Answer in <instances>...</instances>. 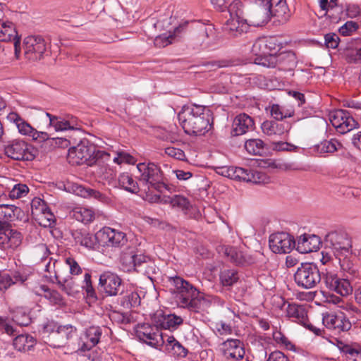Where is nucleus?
<instances>
[{"label":"nucleus","mask_w":361,"mask_h":361,"mask_svg":"<svg viewBox=\"0 0 361 361\" xmlns=\"http://www.w3.org/2000/svg\"><path fill=\"white\" fill-rule=\"evenodd\" d=\"M92 276L90 273H85L82 281V288L86 291L87 295L90 298H96V293L92 283Z\"/></svg>","instance_id":"55"},{"label":"nucleus","mask_w":361,"mask_h":361,"mask_svg":"<svg viewBox=\"0 0 361 361\" xmlns=\"http://www.w3.org/2000/svg\"><path fill=\"white\" fill-rule=\"evenodd\" d=\"M323 324L329 329L334 331L336 334L347 331L351 328V323L344 315L326 313L323 314Z\"/></svg>","instance_id":"19"},{"label":"nucleus","mask_w":361,"mask_h":361,"mask_svg":"<svg viewBox=\"0 0 361 361\" xmlns=\"http://www.w3.org/2000/svg\"><path fill=\"white\" fill-rule=\"evenodd\" d=\"M21 243V234L0 224V247L3 250L14 249Z\"/></svg>","instance_id":"20"},{"label":"nucleus","mask_w":361,"mask_h":361,"mask_svg":"<svg viewBox=\"0 0 361 361\" xmlns=\"http://www.w3.org/2000/svg\"><path fill=\"white\" fill-rule=\"evenodd\" d=\"M345 11L348 18H355L358 17L361 18V4H349L346 6Z\"/></svg>","instance_id":"60"},{"label":"nucleus","mask_w":361,"mask_h":361,"mask_svg":"<svg viewBox=\"0 0 361 361\" xmlns=\"http://www.w3.org/2000/svg\"><path fill=\"white\" fill-rule=\"evenodd\" d=\"M325 244L335 257L350 256L352 254L351 239L345 231H335L329 233L325 237Z\"/></svg>","instance_id":"5"},{"label":"nucleus","mask_w":361,"mask_h":361,"mask_svg":"<svg viewBox=\"0 0 361 361\" xmlns=\"http://www.w3.org/2000/svg\"><path fill=\"white\" fill-rule=\"evenodd\" d=\"M220 351L227 360L239 361L245 354L243 341L238 338H228L220 345Z\"/></svg>","instance_id":"14"},{"label":"nucleus","mask_w":361,"mask_h":361,"mask_svg":"<svg viewBox=\"0 0 361 361\" xmlns=\"http://www.w3.org/2000/svg\"><path fill=\"white\" fill-rule=\"evenodd\" d=\"M114 162L118 164H121L122 163L134 164L135 163V159L127 152H119L117 154V157L114 158Z\"/></svg>","instance_id":"58"},{"label":"nucleus","mask_w":361,"mask_h":361,"mask_svg":"<svg viewBox=\"0 0 361 361\" xmlns=\"http://www.w3.org/2000/svg\"><path fill=\"white\" fill-rule=\"evenodd\" d=\"M322 283L327 289L341 296H348L353 293V286L348 279L338 277L336 273L328 269L322 270Z\"/></svg>","instance_id":"10"},{"label":"nucleus","mask_w":361,"mask_h":361,"mask_svg":"<svg viewBox=\"0 0 361 361\" xmlns=\"http://www.w3.org/2000/svg\"><path fill=\"white\" fill-rule=\"evenodd\" d=\"M100 235L102 241L107 247H121L127 243V238L124 233L109 227L104 228L100 231Z\"/></svg>","instance_id":"21"},{"label":"nucleus","mask_w":361,"mask_h":361,"mask_svg":"<svg viewBox=\"0 0 361 361\" xmlns=\"http://www.w3.org/2000/svg\"><path fill=\"white\" fill-rule=\"evenodd\" d=\"M209 305L210 301L206 299L199 292V295H195V297L191 299V302H190L188 305H187L185 307H188L195 312H199L201 310H204L206 308L209 307Z\"/></svg>","instance_id":"44"},{"label":"nucleus","mask_w":361,"mask_h":361,"mask_svg":"<svg viewBox=\"0 0 361 361\" xmlns=\"http://www.w3.org/2000/svg\"><path fill=\"white\" fill-rule=\"evenodd\" d=\"M339 37L334 32L328 33L324 35V44L327 48L336 49L339 44Z\"/></svg>","instance_id":"61"},{"label":"nucleus","mask_w":361,"mask_h":361,"mask_svg":"<svg viewBox=\"0 0 361 361\" xmlns=\"http://www.w3.org/2000/svg\"><path fill=\"white\" fill-rule=\"evenodd\" d=\"M278 63L281 68L285 70H293L297 64V58L293 51H286L277 54Z\"/></svg>","instance_id":"39"},{"label":"nucleus","mask_w":361,"mask_h":361,"mask_svg":"<svg viewBox=\"0 0 361 361\" xmlns=\"http://www.w3.org/2000/svg\"><path fill=\"white\" fill-rule=\"evenodd\" d=\"M222 250L224 255L231 262L236 264H243L246 262L245 255L237 247L226 246L222 247Z\"/></svg>","instance_id":"41"},{"label":"nucleus","mask_w":361,"mask_h":361,"mask_svg":"<svg viewBox=\"0 0 361 361\" xmlns=\"http://www.w3.org/2000/svg\"><path fill=\"white\" fill-rule=\"evenodd\" d=\"M35 344L34 338L28 334H21L13 339V345L18 351H28Z\"/></svg>","instance_id":"38"},{"label":"nucleus","mask_w":361,"mask_h":361,"mask_svg":"<svg viewBox=\"0 0 361 361\" xmlns=\"http://www.w3.org/2000/svg\"><path fill=\"white\" fill-rule=\"evenodd\" d=\"M74 238L77 243H79L81 245L87 247L92 248L94 245V237L87 232H77Z\"/></svg>","instance_id":"51"},{"label":"nucleus","mask_w":361,"mask_h":361,"mask_svg":"<svg viewBox=\"0 0 361 361\" xmlns=\"http://www.w3.org/2000/svg\"><path fill=\"white\" fill-rule=\"evenodd\" d=\"M37 293L44 297L53 305L61 307L66 305L65 299L57 290L50 289L45 285L40 286Z\"/></svg>","instance_id":"29"},{"label":"nucleus","mask_w":361,"mask_h":361,"mask_svg":"<svg viewBox=\"0 0 361 361\" xmlns=\"http://www.w3.org/2000/svg\"><path fill=\"white\" fill-rule=\"evenodd\" d=\"M271 147L275 151H288L293 152L297 149L298 147L295 145L287 142H274L271 144Z\"/></svg>","instance_id":"59"},{"label":"nucleus","mask_w":361,"mask_h":361,"mask_svg":"<svg viewBox=\"0 0 361 361\" xmlns=\"http://www.w3.org/2000/svg\"><path fill=\"white\" fill-rule=\"evenodd\" d=\"M178 120L189 135H203L212 127V115L209 109L202 106L188 108L178 114Z\"/></svg>","instance_id":"1"},{"label":"nucleus","mask_w":361,"mask_h":361,"mask_svg":"<svg viewBox=\"0 0 361 361\" xmlns=\"http://www.w3.org/2000/svg\"><path fill=\"white\" fill-rule=\"evenodd\" d=\"M245 149L252 155H262L264 152V143L260 139H250L245 142Z\"/></svg>","instance_id":"43"},{"label":"nucleus","mask_w":361,"mask_h":361,"mask_svg":"<svg viewBox=\"0 0 361 361\" xmlns=\"http://www.w3.org/2000/svg\"><path fill=\"white\" fill-rule=\"evenodd\" d=\"M29 192L28 187L25 184L15 185L9 192V197L11 200L19 199L25 197Z\"/></svg>","instance_id":"53"},{"label":"nucleus","mask_w":361,"mask_h":361,"mask_svg":"<svg viewBox=\"0 0 361 361\" xmlns=\"http://www.w3.org/2000/svg\"><path fill=\"white\" fill-rule=\"evenodd\" d=\"M294 280L299 287L312 288L322 281V272L313 263H302L294 274Z\"/></svg>","instance_id":"6"},{"label":"nucleus","mask_w":361,"mask_h":361,"mask_svg":"<svg viewBox=\"0 0 361 361\" xmlns=\"http://www.w3.org/2000/svg\"><path fill=\"white\" fill-rule=\"evenodd\" d=\"M263 41V37L259 38L252 44L251 52L256 57H259L267 54V48L265 47L264 42Z\"/></svg>","instance_id":"57"},{"label":"nucleus","mask_w":361,"mask_h":361,"mask_svg":"<svg viewBox=\"0 0 361 361\" xmlns=\"http://www.w3.org/2000/svg\"><path fill=\"white\" fill-rule=\"evenodd\" d=\"M188 22H185L183 24L180 25L174 29L173 33L169 32V33H164L158 35L155 37L154 43L157 47H165L173 42V40L176 35L182 32L187 27Z\"/></svg>","instance_id":"33"},{"label":"nucleus","mask_w":361,"mask_h":361,"mask_svg":"<svg viewBox=\"0 0 361 361\" xmlns=\"http://www.w3.org/2000/svg\"><path fill=\"white\" fill-rule=\"evenodd\" d=\"M167 314L162 310H158L152 314V322L157 329H165Z\"/></svg>","instance_id":"52"},{"label":"nucleus","mask_w":361,"mask_h":361,"mask_svg":"<svg viewBox=\"0 0 361 361\" xmlns=\"http://www.w3.org/2000/svg\"><path fill=\"white\" fill-rule=\"evenodd\" d=\"M267 54H277V52L283 47V42L275 36L263 37Z\"/></svg>","instance_id":"45"},{"label":"nucleus","mask_w":361,"mask_h":361,"mask_svg":"<svg viewBox=\"0 0 361 361\" xmlns=\"http://www.w3.org/2000/svg\"><path fill=\"white\" fill-rule=\"evenodd\" d=\"M119 185L128 192L137 193L139 186L137 183L128 173H123L118 176Z\"/></svg>","instance_id":"40"},{"label":"nucleus","mask_w":361,"mask_h":361,"mask_svg":"<svg viewBox=\"0 0 361 361\" xmlns=\"http://www.w3.org/2000/svg\"><path fill=\"white\" fill-rule=\"evenodd\" d=\"M72 190L76 195L83 198L93 199L102 202H106V196L97 190L79 184H73L72 185Z\"/></svg>","instance_id":"30"},{"label":"nucleus","mask_w":361,"mask_h":361,"mask_svg":"<svg viewBox=\"0 0 361 361\" xmlns=\"http://www.w3.org/2000/svg\"><path fill=\"white\" fill-rule=\"evenodd\" d=\"M255 122L248 114L243 113L237 115L232 123L231 135L239 136L245 134L249 130H253Z\"/></svg>","instance_id":"23"},{"label":"nucleus","mask_w":361,"mask_h":361,"mask_svg":"<svg viewBox=\"0 0 361 361\" xmlns=\"http://www.w3.org/2000/svg\"><path fill=\"white\" fill-rule=\"evenodd\" d=\"M345 58L350 63H361V39H354L348 44Z\"/></svg>","instance_id":"31"},{"label":"nucleus","mask_w":361,"mask_h":361,"mask_svg":"<svg viewBox=\"0 0 361 361\" xmlns=\"http://www.w3.org/2000/svg\"><path fill=\"white\" fill-rule=\"evenodd\" d=\"M329 120L332 126L341 134L350 131L357 125L350 113L345 109H337L331 112Z\"/></svg>","instance_id":"12"},{"label":"nucleus","mask_w":361,"mask_h":361,"mask_svg":"<svg viewBox=\"0 0 361 361\" xmlns=\"http://www.w3.org/2000/svg\"><path fill=\"white\" fill-rule=\"evenodd\" d=\"M140 304V297L136 292H131L125 295L121 301V305L126 309L137 307Z\"/></svg>","instance_id":"50"},{"label":"nucleus","mask_w":361,"mask_h":361,"mask_svg":"<svg viewBox=\"0 0 361 361\" xmlns=\"http://www.w3.org/2000/svg\"><path fill=\"white\" fill-rule=\"evenodd\" d=\"M137 169L140 173L139 177L140 181L148 184L149 187L160 192L170 190L171 187L167 183L168 180L164 177L158 165L152 162L139 163Z\"/></svg>","instance_id":"3"},{"label":"nucleus","mask_w":361,"mask_h":361,"mask_svg":"<svg viewBox=\"0 0 361 361\" xmlns=\"http://www.w3.org/2000/svg\"><path fill=\"white\" fill-rule=\"evenodd\" d=\"M292 128L290 123L288 121L279 122L276 120H267L261 125V128L267 135H281L288 133Z\"/></svg>","instance_id":"25"},{"label":"nucleus","mask_w":361,"mask_h":361,"mask_svg":"<svg viewBox=\"0 0 361 361\" xmlns=\"http://www.w3.org/2000/svg\"><path fill=\"white\" fill-rule=\"evenodd\" d=\"M137 334L140 340L149 345H155L159 342L160 332L154 325L143 324L138 326Z\"/></svg>","instance_id":"28"},{"label":"nucleus","mask_w":361,"mask_h":361,"mask_svg":"<svg viewBox=\"0 0 361 361\" xmlns=\"http://www.w3.org/2000/svg\"><path fill=\"white\" fill-rule=\"evenodd\" d=\"M170 280L176 290V298L181 307H185L188 305L191 299L195 295H199L197 288L183 278L176 276L171 278Z\"/></svg>","instance_id":"11"},{"label":"nucleus","mask_w":361,"mask_h":361,"mask_svg":"<svg viewBox=\"0 0 361 361\" xmlns=\"http://www.w3.org/2000/svg\"><path fill=\"white\" fill-rule=\"evenodd\" d=\"M245 182L255 184H267L269 183V177L264 173L256 170L248 169L247 176Z\"/></svg>","instance_id":"47"},{"label":"nucleus","mask_w":361,"mask_h":361,"mask_svg":"<svg viewBox=\"0 0 361 361\" xmlns=\"http://www.w3.org/2000/svg\"><path fill=\"white\" fill-rule=\"evenodd\" d=\"M255 63L267 68H274L278 64L277 54H267L254 60Z\"/></svg>","instance_id":"49"},{"label":"nucleus","mask_w":361,"mask_h":361,"mask_svg":"<svg viewBox=\"0 0 361 361\" xmlns=\"http://www.w3.org/2000/svg\"><path fill=\"white\" fill-rule=\"evenodd\" d=\"M183 322V319L174 314H168L166 317L165 329H176Z\"/></svg>","instance_id":"56"},{"label":"nucleus","mask_w":361,"mask_h":361,"mask_svg":"<svg viewBox=\"0 0 361 361\" xmlns=\"http://www.w3.org/2000/svg\"><path fill=\"white\" fill-rule=\"evenodd\" d=\"M56 324L50 323L44 326L46 332H50L48 336V344L53 348H61L66 345L68 342L76 336V328L72 325L67 324L58 326L56 329Z\"/></svg>","instance_id":"8"},{"label":"nucleus","mask_w":361,"mask_h":361,"mask_svg":"<svg viewBox=\"0 0 361 361\" xmlns=\"http://www.w3.org/2000/svg\"><path fill=\"white\" fill-rule=\"evenodd\" d=\"M358 29V25L354 21H347L343 26L339 29V32L343 36L350 35V33Z\"/></svg>","instance_id":"62"},{"label":"nucleus","mask_w":361,"mask_h":361,"mask_svg":"<svg viewBox=\"0 0 361 361\" xmlns=\"http://www.w3.org/2000/svg\"><path fill=\"white\" fill-rule=\"evenodd\" d=\"M56 261L52 262L51 258L49 259V262L45 265V271L51 273L52 268L54 272V276L56 278L57 284L59 288L63 290L67 295L73 296L79 292L78 286L71 277H63L61 273L56 270Z\"/></svg>","instance_id":"16"},{"label":"nucleus","mask_w":361,"mask_h":361,"mask_svg":"<svg viewBox=\"0 0 361 361\" xmlns=\"http://www.w3.org/2000/svg\"><path fill=\"white\" fill-rule=\"evenodd\" d=\"M320 238L316 235L304 234L300 235L297 242V250L300 253H309L319 249Z\"/></svg>","instance_id":"27"},{"label":"nucleus","mask_w":361,"mask_h":361,"mask_svg":"<svg viewBox=\"0 0 361 361\" xmlns=\"http://www.w3.org/2000/svg\"><path fill=\"white\" fill-rule=\"evenodd\" d=\"M14 25L11 22H3L0 23V41L8 42L12 39H14L15 55L17 59L19 58L20 53V40L16 35Z\"/></svg>","instance_id":"26"},{"label":"nucleus","mask_w":361,"mask_h":361,"mask_svg":"<svg viewBox=\"0 0 361 361\" xmlns=\"http://www.w3.org/2000/svg\"><path fill=\"white\" fill-rule=\"evenodd\" d=\"M4 149L5 154L13 160L32 161L36 156V149L23 140L5 142Z\"/></svg>","instance_id":"7"},{"label":"nucleus","mask_w":361,"mask_h":361,"mask_svg":"<svg viewBox=\"0 0 361 361\" xmlns=\"http://www.w3.org/2000/svg\"><path fill=\"white\" fill-rule=\"evenodd\" d=\"M165 153L169 157H173L178 160L183 161L185 159V152L179 148L168 147L165 149Z\"/></svg>","instance_id":"64"},{"label":"nucleus","mask_w":361,"mask_h":361,"mask_svg":"<svg viewBox=\"0 0 361 361\" xmlns=\"http://www.w3.org/2000/svg\"><path fill=\"white\" fill-rule=\"evenodd\" d=\"M32 214L41 226L50 227L55 221V216L47 204H31Z\"/></svg>","instance_id":"24"},{"label":"nucleus","mask_w":361,"mask_h":361,"mask_svg":"<svg viewBox=\"0 0 361 361\" xmlns=\"http://www.w3.org/2000/svg\"><path fill=\"white\" fill-rule=\"evenodd\" d=\"M220 280L223 286H232L238 280V272L234 269L223 270L220 274Z\"/></svg>","instance_id":"48"},{"label":"nucleus","mask_w":361,"mask_h":361,"mask_svg":"<svg viewBox=\"0 0 361 361\" xmlns=\"http://www.w3.org/2000/svg\"><path fill=\"white\" fill-rule=\"evenodd\" d=\"M319 153H334L336 151L343 149L342 144L336 139L324 140L316 146Z\"/></svg>","instance_id":"42"},{"label":"nucleus","mask_w":361,"mask_h":361,"mask_svg":"<svg viewBox=\"0 0 361 361\" xmlns=\"http://www.w3.org/2000/svg\"><path fill=\"white\" fill-rule=\"evenodd\" d=\"M269 247L274 253H289L295 246L294 238L285 232L273 233L269 236Z\"/></svg>","instance_id":"13"},{"label":"nucleus","mask_w":361,"mask_h":361,"mask_svg":"<svg viewBox=\"0 0 361 361\" xmlns=\"http://www.w3.org/2000/svg\"><path fill=\"white\" fill-rule=\"evenodd\" d=\"M286 316L293 322L302 325L317 335L320 334L321 330L309 323L307 313L303 305L289 303L286 309Z\"/></svg>","instance_id":"15"},{"label":"nucleus","mask_w":361,"mask_h":361,"mask_svg":"<svg viewBox=\"0 0 361 361\" xmlns=\"http://www.w3.org/2000/svg\"><path fill=\"white\" fill-rule=\"evenodd\" d=\"M99 286L109 296H116L123 291L121 279L116 274L109 271L100 274Z\"/></svg>","instance_id":"17"},{"label":"nucleus","mask_w":361,"mask_h":361,"mask_svg":"<svg viewBox=\"0 0 361 361\" xmlns=\"http://www.w3.org/2000/svg\"><path fill=\"white\" fill-rule=\"evenodd\" d=\"M102 335V331L100 327L91 326L88 328L80 338L79 349L84 352L90 350L99 342Z\"/></svg>","instance_id":"22"},{"label":"nucleus","mask_w":361,"mask_h":361,"mask_svg":"<svg viewBox=\"0 0 361 361\" xmlns=\"http://www.w3.org/2000/svg\"><path fill=\"white\" fill-rule=\"evenodd\" d=\"M350 256H342L341 257H335L338 260L341 269L350 274L355 273V269L353 262L349 259Z\"/></svg>","instance_id":"54"},{"label":"nucleus","mask_w":361,"mask_h":361,"mask_svg":"<svg viewBox=\"0 0 361 361\" xmlns=\"http://www.w3.org/2000/svg\"><path fill=\"white\" fill-rule=\"evenodd\" d=\"M71 216L78 221L89 224L94 219L95 213L92 209L80 205L73 209Z\"/></svg>","instance_id":"35"},{"label":"nucleus","mask_w":361,"mask_h":361,"mask_svg":"<svg viewBox=\"0 0 361 361\" xmlns=\"http://www.w3.org/2000/svg\"><path fill=\"white\" fill-rule=\"evenodd\" d=\"M122 259L130 267H140L147 262L149 258L143 254H124Z\"/></svg>","instance_id":"46"},{"label":"nucleus","mask_w":361,"mask_h":361,"mask_svg":"<svg viewBox=\"0 0 361 361\" xmlns=\"http://www.w3.org/2000/svg\"><path fill=\"white\" fill-rule=\"evenodd\" d=\"M22 209L16 204H0V221H13L24 216Z\"/></svg>","instance_id":"32"},{"label":"nucleus","mask_w":361,"mask_h":361,"mask_svg":"<svg viewBox=\"0 0 361 361\" xmlns=\"http://www.w3.org/2000/svg\"><path fill=\"white\" fill-rule=\"evenodd\" d=\"M49 44L41 35H29L23 39L25 58L30 61H38L44 58Z\"/></svg>","instance_id":"9"},{"label":"nucleus","mask_w":361,"mask_h":361,"mask_svg":"<svg viewBox=\"0 0 361 361\" xmlns=\"http://www.w3.org/2000/svg\"><path fill=\"white\" fill-rule=\"evenodd\" d=\"M271 116L274 120L282 121L284 119L283 117V106H280L277 104H274L269 106Z\"/></svg>","instance_id":"63"},{"label":"nucleus","mask_w":361,"mask_h":361,"mask_svg":"<svg viewBox=\"0 0 361 361\" xmlns=\"http://www.w3.org/2000/svg\"><path fill=\"white\" fill-rule=\"evenodd\" d=\"M289 8L286 0H269L264 5V19L262 23H267L271 17L277 16L282 20H287L289 18Z\"/></svg>","instance_id":"18"},{"label":"nucleus","mask_w":361,"mask_h":361,"mask_svg":"<svg viewBox=\"0 0 361 361\" xmlns=\"http://www.w3.org/2000/svg\"><path fill=\"white\" fill-rule=\"evenodd\" d=\"M27 280V276L24 273L16 272L13 277L8 274H0V291L4 292L16 283H23Z\"/></svg>","instance_id":"34"},{"label":"nucleus","mask_w":361,"mask_h":361,"mask_svg":"<svg viewBox=\"0 0 361 361\" xmlns=\"http://www.w3.org/2000/svg\"><path fill=\"white\" fill-rule=\"evenodd\" d=\"M7 118L9 121L16 124L20 134L31 137V134L35 128L23 119L17 113L11 112L8 115Z\"/></svg>","instance_id":"36"},{"label":"nucleus","mask_w":361,"mask_h":361,"mask_svg":"<svg viewBox=\"0 0 361 361\" xmlns=\"http://www.w3.org/2000/svg\"><path fill=\"white\" fill-rule=\"evenodd\" d=\"M54 119L51 120V126H54L56 131L77 128V120L73 116H68L67 118L58 117Z\"/></svg>","instance_id":"37"},{"label":"nucleus","mask_w":361,"mask_h":361,"mask_svg":"<svg viewBox=\"0 0 361 361\" xmlns=\"http://www.w3.org/2000/svg\"><path fill=\"white\" fill-rule=\"evenodd\" d=\"M68 156L69 159H75V164L92 166L100 161H108L110 154L105 151L99 150L87 139H82L76 146L69 148Z\"/></svg>","instance_id":"2"},{"label":"nucleus","mask_w":361,"mask_h":361,"mask_svg":"<svg viewBox=\"0 0 361 361\" xmlns=\"http://www.w3.org/2000/svg\"><path fill=\"white\" fill-rule=\"evenodd\" d=\"M226 9L230 17L226 20V29L229 30L233 37L245 32L250 24L245 18L243 3L240 0H233Z\"/></svg>","instance_id":"4"}]
</instances>
